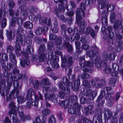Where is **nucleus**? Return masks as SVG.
I'll return each mask as SVG.
<instances>
[{
    "instance_id": "obj_1",
    "label": "nucleus",
    "mask_w": 123,
    "mask_h": 123,
    "mask_svg": "<svg viewBox=\"0 0 123 123\" xmlns=\"http://www.w3.org/2000/svg\"><path fill=\"white\" fill-rule=\"evenodd\" d=\"M62 81H60L58 85L61 90L64 91L65 93L68 94L70 93L69 86L73 87V83L70 82L68 78L66 76H64L62 79Z\"/></svg>"
},
{
    "instance_id": "obj_2",
    "label": "nucleus",
    "mask_w": 123,
    "mask_h": 123,
    "mask_svg": "<svg viewBox=\"0 0 123 123\" xmlns=\"http://www.w3.org/2000/svg\"><path fill=\"white\" fill-rule=\"evenodd\" d=\"M13 86L15 89H13L9 95V98H8V101H11L12 96L13 99L15 98L19 94L20 91L21 89L22 86L19 85V82L15 81L13 84Z\"/></svg>"
},
{
    "instance_id": "obj_3",
    "label": "nucleus",
    "mask_w": 123,
    "mask_h": 123,
    "mask_svg": "<svg viewBox=\"0 0 123 123\" xmlns=\"http://www.w3.org/2000/svg\"><path fill=\"white\" fill-rule=\"evenodd\" d=\"M120 97V94L119 92H117L114 98L111 96L110 93H107L105 96V99L107 101V105L109 107H111L114 104L115 101H117Z\"/></svg>"
},
{
    "instance_id": "obj_4",
    "label": "nucleus",
    "mask_w": 123,
    "mask_h": 123,
    "mask_svg": "<svg viewBox=\"0 0 123 123\" xmlns=\"http://www.w3.org/2000/svg\"><path fill=\"white\" fill-rule=\"evenodd\" d=\"M80 8H78L75 11L77 21L78 22L81 18H84L85 16L84 11L85 10L86 6L84 3H80Z\"/></svg>"
},
{
    "instance_id": "obj_5",
    "label": "nucleus",
    "mask_w": 123,
    "mask_h": 123,
    "mask_svg": "<svg viewBox=\"0 0 123 123\" xmlns=\"http://www.w3.org/2000/svg\"><path fill=\"white\" fill-rule=\"evenodd\" d=\"M65 58L66 59V61L63 62H67L68 64V66L66 67L65 70L66 71L68 70H69L67 74L69 79H70V77L72 72V69L71 68V67L74 61L72 57L69 55H67L65 57Z\"/></svg>"
},
{
    "instance_id": "obj_6",
    "label": "nucleus",
    "mask_w": 123,
    "mask_h": 123,
    "mask_svg": "<svg viewBox=\"0 0 123 123\" xmlns=\"http://www.w3.org/2000/svg\"><path fill=\"white\" fill-rule=\"evenodd\" d=\"M51 54V57L49 62H50L53 68L57 69L60 67V66L57 62L59 60L58 57L57 56H54L53 52L52 51L50 52L49 54Z\"/></svg>"
},
{
    "instance_id": "obj_7",
    "label": "nucleus",
    "mask_w": 123,
    "mask_h": 123,
    "mask_svg": "<svg viewBox=\"0 0 123 123\" xmlns=\"http://www.w3.org/2000/svg\"><path fill=\"white\" fill-rule=\"evenodd\" d=\"M84 93L86 96L89 97V99L91 100H93L97 94V92L96 91L92 92L91 90L90 89H84Z\"/></svg>"
},
{
    "instance_id": "obj_8",
    "label": "nucleus",
    "mask_w": 123,
    "mask_h": 123,
    "mask_svg": "<svg viewBox=\"0 0 123 123\" xmlns=\"http://www.w3.org/2000/svg\"><path fill=\"white\" fill-rule=\"evenodd\" d=\"M81 105L78 103L76 102L72 107L68 110L69 112L71 114H74L75 115L76 114H78L79 115L80 114V111L81 108Z\"/></svg>"
},
{
    "instance_id": "obj_9",
    "label": "nucleus",
    "mask_w": 123,
    "mask_h": 123,
    "mask_svg": "<svg viewBox=\"0 0 123 123\" xmlns=\"http://www.w3.org/2000/svg\"><path fill=\"white\" fill-rule=\"evenodd\" d=\"M44 96L45 101H48L50 100L55 103H56L58 102L57 99V96H56L54 93L45 94Z\"/></svg>"
},
{
    "instance_id": "obj_10",
    "label": "nucleus",
    "mask_w": 123,
    "mask_h": 123,
    "mask_svg": "<svg viewBox=\"0 0 123 123\" xmlns=\"http://www.w3.org/2000/svg\"><path fill=\"white\" fill-rule=\"evenodd\" d=\"M9 59L10 61L13 63V64L9 63L8 65L9 69L12 68L16 67V62L15 56L12 53H10L9 55Z\"/></svg>"
},
{
    "instance_id": "obj_11",
    "label": "nucleus",
    "mask_w": 123,
    "mask_h": 123,
    "mask_svg": "<svg viewBox=\"0 0 123 123\" xmlns=\"http://www.w3.org/2000/svg\"><path fill=\"white\" fill-rule=\"evenodd\" d=\"M16 106L15 103L13 102H12L9 104V107L10 109L9 113L11 115H15V114H17V111L16 109Z\"/></svg>"
},
{
    "instance_id": "obj_12",
    "label": "nucleus",
    "mask_w": 123,
    "mask_h": 123,
    "mask_svg": "<svg viewBox=\"0 0 123 123\" xmlns=\"http://www.w3.org/2000/svg\"><path fill=\"white\" fill-rule=\"evenodd\" d=\"M79 20L78 22L77 21L76 16V20L77 24L78 25L80 28L79 31L81 34L83 33L84 29L86 26V23L84 21H82L80 22V21L82 19V18Z\"/></svg>"
},
{
    "instance_id": "obj_13",
    "label": "nucleus",
    "mask_w": 123,
    "mask_h": 123,
    "mask_svg": "<svg viewBox=\"0 0 123 123\" xmlns=\"http://www.w3.org/2000/svg\"><path fill=\"white\" fill-rule=\"evenodd\" d=\"M34 49L33 47L31 46H27L26 51L27 53L25 52H22V55L23 56L26 57V58H28L29 56L28 54H31L32 53H33Z\"/></svg>"
},
{
    "instance_id": "obj_14",
    "label": "nucleus",
    "mask_w": 123,
    "mask_h": 123,
    "mask_svg": "<svg viewBox=\"0 0 123 123\" xmlns=\"http://www.w3.org/2000/svg\"><path fill=\"white\" fill-rule=\"evenodd\" d=\"M62 38L61 37H57L55 41V43L57 47L59 49L62 50L63 46L62 43Z\"/></svg>"
},
{
    "instance_id": "obj_15",
    "label": "nucleus",
    "mask_w": 123,
    "mask_h": 123,
    "mask_svg": "<svg viewBox=\"0 0 123 123\" xmlns=\"http://www.w3.org/2000/svg\"><path fill=\"white\" fill-rule=\"evenodd\" d=\"M40 86L43 88L44 89L45 86L46 85H50L51 83L48 78H46L43 79L41 81L39 82Z\"/></svg>"
},
{
    "instance_id": "obj_16",
    "label": "nucleus",
    "mask_w": 123,
    "mask_h": 123,
    "mask_svg": "<svg viewBox=\"0 0 123 123\" xmlns=\"http://www.w3.org/2000/svg\"><path fill=\"white\" fill-rule=\"evenodd\" d=\"M65 9L62 5H59L58 8H56L54 10V13L57 16H58L61 12L64 11Z\"/></svg>"
},
{
    "instance_id": "obj_17",
    "label": "nucleus",
    "mask_w": 123,
    "mask_h": 123,
    "mask_svg": "<svg viewBox=\"0 0 123 123\" xmlns=\"http://www.w3.org/2000/svg\"><path fill=\"white\" fill-rule=\"evenodd\" d=\"M24 39V37L23 35L21 34H18L17 35L16 39V43L22 45Z\"/></svg>"
},
{
    "instance_id": "obj_18",
    "label": "nucleus",
    "mask_w": 123,
    "mask_h": 123,
    "mask_svg": "<svg viewBox=\"0 0 123 123\" xmlns=\"http://www.w3.org/2000/svg\"><path fill=\"white\" fill-rule=\"evenodd\" d=\"M20 61V64L21 66L24 68L25 66V65H29L30 64V62L28 59L26 58H20L19 59Z\"/></svg>"
},
{
    "instance_id": "obj_19",
    "label": "nucleus",
    "mask_w": 123,
    "mask_h": 123,
    "mask_svg": "<svg viewBox=\"0 0 123 123\" xmlns=\"http://www.w3.org/2000/svg\"><path fill=\"white\" fill-rule=\"evenodd\" d=\"M62 34L63 36V45L64 46H67L69 43V37L67 35L66 33H65V32H63Z\"/></svg>"
},
{
    "instance_id": "obj_20",
    "label": "nucleus",
    "mask_w": 123,
    "mask_h": 123,
    "mask_svg": "<svg viewBox=\"0 0 123 123\" xmlns=\"http://www.w3.org/2000/svg\"><path fill=\"white\" fill-rule=\"evenodd\" d=\"M102 23L104 25L107 26V17L105 11H103L102 13Z\"/></svg>"
},
{
    "instance_id": "obj_21",
    "label": "nucleus",
    "mask_w": 123,
    "mask_h": 123,
    "mask_svg": "<svg viewBox=\"0 0 123 123\" xmlns=\"http://www.w3.org/2000/svg\"><path fill=\"white\" fill-rule=\"evenodd\" d=\"M19 10L21 11L24 16H28V12L27 7L25 6H22L19 7Z\"/></svg>"
},
{
    "instance_id": "obj_22",
    "label": "nucleus",
    "mask_w": 123,
    "mask_h": 123,
    "mask_svg": "<svg viewBox=\"0 0 123 123\" xmlns=\"http://www.w3.org/2000/svg\"><path fill=\"white\" fill-rule=\"evenodd\" d=\"M46 119L43 116H38L36 118V121L37 123H45Z\"/></svg>"
},
{
    "instance_id": "obj_23",
    "label": "nucleus",
    "mask_w": 123,
    "mask_h": 123,
    "mask_svg": "<svg viewBox=\"0 0 123 123\" xmlns=\"http://www.w3.org/2000/svg\"><path fill=\"white\" fill-rule=\"evenodd\" d=\"M93 107V106L92 105H89L86 107L85 109V114L86 115H88L89 114H91L93 113V111L92 110Z\"/></svg>"
},
{
    "instance_id": "obj_24",
    "label": "nucleus",
    "mask_w": 123,
    "mask_h": 123,
    "mask_svg": "<svg viewBox=\"0 0 123 123\" xmlns=\"http://www.w3.org/2000/svg\"><path fill=\"white\" fill-rule=\"evenodd\" d=\"M99 58L98 57H94V59H93V61H95V63L96 67L98 68L101 67V61H99Z\"/></svg>"
},
{
    "instance_id": "obj_25",
    "label": "nucleus",
    "mask_w": 123,
    "mask_h": 123,
    "mask_svg": "<svg viewBox=\"0 0 123 123\" xmlns=\"http://www.w3.org/2000/svg\"><path fill=\"white\" fill-rule=\"evenodd\" d=\"M69 103V100L67 99L65 101H60L59 103V104L60 106H63L64 108H66L68 107Z\"/></svg>"
},
{
    "instance_id": "obj_26",
    "label": "nucleus",
    "mask_w": 123,
    "mask_h": 123,
    "mask_svg": "<svg viewBox=\"0 0 123 123\" xmlns=\"http://www.w3.org/2000/svg\"><path fill=\"white\" fill-rule=\"evenodd\" d=\"M10 118V119H12V120L13 123H21L20 121L18 118L16 114L14 116L11 115Z\"/></svg>"
},
{
    "instance_id": "obj_27",
    "label": "nucleus",
    "mask_w": 123,
    "mask_h": 123,
    "mask_svg": "<svg viewBox=\"0 0 123 123\" xmlns=\"http://www.w3.org/2000/svg\"><path fill=\"white\" fill-rule=\"evenodd\" d=\"M117 79L116 78L114 77L110 78L109 81V85L113 86H115Z\"/></svg>"
},
{
    "instance_id": "obj_28",
    "label": "nucleus",
    "mask_w": 123,
    "mask_h": 123,
    "mask_svg": "<svg viewBox=\"0 0 123 123\" xmlns=\"http://www.w3.org/2000/svg\"><path fill=\"white\" fill-rule=\"evenodd\" d=\"M23 25L24 27L25 28L31 29L33 28V24L32 23L29 21L25 22Z\"/></svg>"
},
{
    "instance_id": "obj_29",
    "label": "nucleus",
    "mask_w": 123,
    "mask_h": 123,
    "mask_svg": "<svg viewBox=\"0 0 123 123\" xmlns=\"http://www.w3.org/2000/svg\"><path fill=\"white\" fill-rule=\"evenodd\" d=\"M86 54L89 58H91L92 60L93 59H94V57L96 56V55H95V53L92 50L87 51Z\"/></svg>"
},
{
    "instance_id": "obj_30",
    "label": "nucleus",
    "mask_w": 123,
    "mask_h": 123,
    "mask_svg": "<svg viewBox=\"0 0 123 123\" xmlns=\"http://www.w3.org/2000/svg\"><path fill=\"white\" fill-rule=\"evenodd\" d=\"M79 76L83 80L87 79L91 77V75L86 73H83L82 74H80Z\"/></svg>"
},
{
    "instance_id": "obj_31",
    "label": "nucleus",
    "mask_w": 123,
    "mask_h": 123,
    "mask_svg": "<svg viewBox=\"0 0 123 123\" xmlns=\"http://www.w3.org/2000/svg\"><path fill=\"white\" fill-rule=\"evenodd\" d=\"M123 49V42L122 41L118 42L116 49L118 52H119L121 49Z\"/></svg>"
},
{
    "instance_id": "obj_32",
    "label": "nucleus",
    "mask_w": 123,
    "mask_h": 123,
    "mask_svg": "<svg viewBox=\"0 0 123 123\" xmlns=\"http://www.w3.org/2000/svg\"><path fill=\"white\" fill-rule=\"evenodd\" d=\"M18 102L19 104L23 103L26 101V99L24 97L22 96H19L17 97Z\"/></svg>"
},
{
    "instance_id": "obj_33",
    "label": "nucleus",
    "mask_w": 123,
    "mask_h": 123,
    "mask_svg": "<svg viewBox=\"0 0 123 123\" xmlns=\"http://www.w3.org/2000/svg\"><path fill=\"white\" fill-rule=\"evenodd\" d=\"M105 91L102 90L101 91L100 93L98 98L96 101L97 102H100L101 99H102L105 96Z\"/></svg>"
},
{
    "instance_id": "obj_34",
    "label": "nucleus",
    "mask_w": 123,
    "mask_h": 123,
    "mask_svg": "<svg viewBox=\"0 0 123 123\" xmlns=\"http://www.w3.org/2000/svg\"><path fill=\"white\" fill-rule=\"evenodd\" d=\"M58 25V23L56 22L54 23V27L52 30L53 32L55 33H56L58 32L59 29Z\"/></svg>"
},
{
    "instance_id": "obj_35",
    "label": "nucleus",
    "mask_w": 123,
    "mask_h": 123,
    "mask_svg": "<svg viewBox=\"0 0 123 123\" xmlns=\"http://www.w3.org/2000/svg\"><path fill=\"white\" fill-rule=\"evenodd\" d=\"M112 113L111 111L109 110L105 111V117L106 118L107 120L110 118L112 116Z\"/></svg>"
},
{
    "instance_id": "obj_36",
    "label": "nucleus",
    "mask_w": 123,
    "mask_h": 123,
    "mask_svg": "<svg viewBox=\"0 0 123 123\" xmlns=\"http://www.w3.org/2000/svg\"><path fill=\"white\" fill-rule=\"evenodd\" d=\"M92 50H93V52L95 53V55H96L95 57H98L99 55V53L98 52L99 48L96 46H93L92 48Z\"/></svg>"
},
{
    "instance_id": "obj_37",
    "label": "nucleus",
    "mask_w": 123,
    "mask_h": 123,
    "mask_svg": "<svg viewBox=\"0 0 123 123\" xmlns=\"http://www.w3.org/2000/svg\"><path fill=\"white\" fill-rule=\"evenodd\" d=\"M43 27H39L35 31V34L37 35H40L42 34L43 31Z\"/></svg>"
},
{
    "instance_id": "obj_38",
    "label": "nucleus",
    "mask_w": 123,
    "mask_h": 123,
    "mask_svg": "<svg viewBox=\"0 0 123 123\" xmlns=\"http://www.w3.org/2000/svg\"><path fill=\"white\" fill-rule=\"evenodd\" d=\"M45 44L44 43L43 44L40 46L39 49L38 50V53L39 54H41L42 53H43L45 51Z\"/></svg>"
},
{
    "instance_id": "obj_39",
    "label": "nucleus",
    "mask_w": 123,
    "mask_h": 123,
    "mask_svg": "<svg viewBox=\"0 0 123 123\" xmlns=\"http://www.w3.org/2000/svg\"><path fill=\"white\" fill-rule=\"evenodd\" d=\"M54 53L56 55H60L61 59L63 61H66V59L65 58V56H63L62 55V53L61 51H56Z\"/></svg>"
},
{
    "instance_id": "obj_40",
    "label": "nucleus",
    "mask_w": 123,
    "mask_h": 123,
    "mask_svg": "<svg viewBox=\"0 0 123 123\" xmlns=\"http://www.w3.org/2000/svg\"><path fill=\"white\" fill-rule=\"evenodd\" d=\"M102 57L103 59L102 60H103L104 61L106 62L109 59L108 54L106 52H104L103 54Z\"/></svg>"
},
{
    "instance_id": "obj_41",
    "label": "nucleus",
    "mask_w": 123,
    "mask_h": 123,
    "mask_svg": "<svg viewBox=\"0 0 123 123\" xmlns=\"http://www.w3.org/2000/svg\"><path fill=\"white\" fill-rule=\"evenodd\" d=\"M79 64L80 66H83L84 65V62L85 60V56H81L80 57L79 59Z\"/></svg>"
},
{
    "instance_id": "obj_42",
    "label": "nucleus",
    "mask_w": 123,
    "mask_h": 123,
    "mask_svg": "<svg viewBox=\"0 0 123 123\" xmlns=\"http://www.w3.org/2000/svg\"><path fill=\"white\" fill-rule=\"evenodd\" d=\"M42 112V114L45 116L49 115L50 113V110L47 108L43 109Z\"/></svg>"
},
{
    "instance_id": "obj_43",
    "label": "nucleus",
    "mask_w": 123,
    "mask_h": 123,
    "mask_svg": "<svg viewBox=\"0 0 123 123\" xmlns=\"http://www.w3.org/2000/svg\"><path fill=\"white\" fill-rule=\"evenodd\" d=\"M18 113L19 116L20 117L21 120L23 121H25V118L23 112L18 111Z\"/></svg>"
},
{
    "instance_id": "obj_44",
    "label": "nucleus",
    "mask_w": 123,
    "mask_h": 123,
    "mask_svg": "<svg viewBox=\"0 0 123 123\" xmlns=\"http://www.w3.org/2000/svg\"><path fill=\"white\" fill-rule=\"evenodd\" d=\"M115 7L112 4L108 5L107 6V11H113Z\"/></svg>"
},
{
    "instance_id": "obj_45",
    "label": "nucleus",
    "mask_w": 123,
    "mask_h": 123,
    "mask_svg": "<svg viewBox=\"0 0 123 123\" xmlns=\"http://www.w3.org/2000/svg\"><path fill=\"white\" fill-rule=\"evenodd\" d=\"M84 64V65L90 67H92L93 66V63L90 61H86Z\"/></svg>"
},
{
    "instance_id": "obj_46",
    "label": "nucleus",
    "mask_w": 123,
    "mask_h": 123,
    "mask_svg": "<svg viewBox=\"0 0 123 123\" xmlns=\"http://www.w3.org/2000/svg\"><path fill=\"white\" fill-rule=\"evenodd\" d=\"M47 18L45 17H41L39 19V22L42 25L45 24V22L46 21Z\"/></svg>"
},
{
    "instance_id": "obj_47",
    "label": "nucleus",
    "mask_w": 123,
    "mask_h": 123,
    "mask_svg": "<svg viewBox=\"0 0 123 123\" xmlns=\"http://www.w3.org/2000/svg\"><path fill=\"white\" fill-rule=\"evenodd\" d=\"M60 27L62 31L61 34L64 32L65 33H66V31L68 28L67 25L65 24H63L61 25Z\"/></svg>"
},
{
    "instance_id": "obj_48",
    "label": "nucleus",
    "mask_w": 123,
    "mask_h": 123,
    "mask_svg": "<svg viewBox=\"0 0 123 123\" xmlns=\"http://www.w3.org/2000/svg\"><path fill=\"white\" fill-rule=\"evenodd\" d=\"M46 55L45 54L43 53L39 57V61L40 62H44L46 58Z\"/></svg>"
},
{
    "instance_id": "obj_49",
    "label": "nucleus",
    "mask_w": 123,
    "mask_h": 123,
    "mask_svg": "<svg viewBox=\"0 0 123 123\" xmlns=\"http://www.w3.org/2000/svg\"><path fill=\"white\" fill-rule=\"evenodd\" d=\"M37 10V8L35 7L32 6H30V8L29 9L30 12L32 14H33L34 12H35Z\"/></svg>"
},
{
    "instance_id": "obj_50",
    "label": "nucleus",
    "mask_w": 123,
    "mask_h": 123,
    "mask_svg": "<svg viewBox=\"0 0 123 123\" xmlns=\"http://www.w3.org/2000/svg\"><path fill=\"white\" fill-rule=\"evenodd\" d=\"M56 122L55 118L53 115L49 118L48 123H55Z\"/></svg>"
},
{
    "instance_id": "obj_51",
    "label": "nucleus",
    "mask_w": 123,
    "mask_h": 123,
    "mask_svg": "<svg viewBox=\"0 0 123 123\" xmlns=\"http://www.w3.org/2000/svg\"><path fill=\"white\" fill-rule=\"evenodd\" d=\"M102 113L100 112L98 115H95L93 117V120L94 121V120H97L99 122L101 117Z\"/></svg>"
},
{
    "instance_id": "obj_52",
    "label": "nucleus",
    "mask_w": 123,
    "mask_h": 123,
    "mask_svg": "<svg viewBox=\"0 0 123 123\" xmlns=\"http://www.w3.org/2000/svg\"><path fill=\"white\" fill-rule=\"evenodd\" d=\"M34 40L35 42L38 44H39L42 41V39L41 38L37 36H36L34 38Z\"/></svg>"
},
{
    "instance_id": "obj_53",
    "label": "nucleus",
    "mask_w": 123,
    "mask_h": 123,
    "mask_svg": "<svg viewBox=\"0 0 123 123\" xmlns=\"http://www.w3.org/2000/svg\"><path fill=\"white\" fill-rule=\"evenodd\" d=\"M116 40L117 41L119 42L121 41L122 39V36L121 35L119 34H117L115 35Z\"/></svg>"
},
{
    "instance_id": "obj_54",
    "label": "nucleus",
    "mask_w": 123,
    "mask_h": 123,
    "mask_svg": "<svg viewBox=\"0 0 123 123\" xmlns=\"http://www.w3.org/2000/svg\"><path fill=\"white\" fill-rule=\"evenodd\" d=\"M116 55L114 53L111 52L109 55V59L110 60H114L115 59Z\"/></svg>"
},
{
    "instance_id": "obj_55",
    "label": "nucleus",
    "mask_w": 123,
    "mask_h": 123,
    "mask_svg": "<svg viewBox=\"0 0 123 123\" xmlns=\"http://www.w3.org/2000/svg\"><path fill=\"white\" fill-rule=\"evenodd\" d=\"M119 22L118 20H116L114 25V29L117 30L118 28L119 29Z\"/></svg>"
},
{
    "instance_id": "obj_56",
    "label": "nucleus",
    "mask_w": 123,
    "mask_h": 123,
    "mask_svg": "<svg viewBox=\"0 0 123 123\" xmlns=\"http://www.w3.org/2000/svg\"><path fill=\"white\" fill-rule=\"evenodd\" d=\"M65 46L67 47L68 51L70 52H73V49L72 46L69 43H68L67 46Z\"/></svg>"
},
{
    "instance_id": "obj_57",
    "label": "nucleus",
    "mask_w": 123,
    "mask_h": 123,
    "mask_svg": "<svg viewBox=\"0 0 123 123\" xmlns=\"http://www.w3.org/2000/svg\"><path fill=\"white\" fill-rule=\"evenodd\" d=\"M54 45V43L52 42H49L47 44L48 49L49 50H51L53 48Z\"/></svg>"
},
{
    "instance_id": "obj_58",
    "label": "nucleus",
    "mask_w": 123,
    "mask_h": 123,
    "mask_svg": "<svg viewBox=\"0 0 123 123\" xmlns=\"http://www.w3.org/2000/svg\"><path fill=\"white\" fill-rule=\"evenodd\" d=\"M5 81L1 80L0 81V89H4L6 87Z\"/></svg>"
},
{
    "instance_id": "obj_59",
    "label": "nucleus",
    "mask_w": 123,
    "mask_h": 123,
    "mask_svg": "<svg viewBox=\"0 0 123 123\" xmlns=\"http://www.w3.org/2000/svg\"><path fill=\"white\" fill-rule=\"evenodd\" d=\"M23 76V75L22 74H19L14 78V80L15 81L19 80L21 79Z\"/></svg>"
},
{
    "instance_id": "obj_60",
    "label": "nucleus",
    "mask_w": 123,
    "mask_h": 123,
    "mask_svg": "<svg viewBox=\"0 0 123 123\" xmlns=\"http://www.w3.org/2000/svg\"><path fill=\"white\" fill-rule=\"evenodd\" d=\"M103 71L106 74H109L111 73V69L110 68L107 67L103 69Z\"/></svg>"
},
{
    "instance_id": "obj_61",
    "label": "nucleus",
    "mask_w": 123,
    "mask_h": 123,
    "mask_svg": "<svg viewBox=\"0 0 123 123\" xmlns=\"http://www.w3.org/2000/svg\"><path fill=\"white\" fill-rule=\"evenodd\" d=\"M57 36L56 35L52 34H49V38L51 41H53L56 39Z\"/></svg>"
},
{
    "instance_id": "obj_62",
    "label": "nucleus",
    "mask_w": 123,
    "mask_h": 123,
    "mask_svg": "<svg viewBox=\"0 0 123 123\" xmlns=\"http://www.w3.org/2000/svg\"><path fill=\"white\" fill-rule=\"evenodd\" d=\"M111 75L112 76L115 77H114L115 78V77H116L117 78L119 77V76L120 75V74L117 72L116 71H114V72L111 73Z\"/></svg>"
},
{
    "instance_id": "obj_63",
    "label": "nucleus",
    "mask_w": 123,
    "mask_h": 123,
    "mask_svg": "<svg viewBox=\"0 0 123 123\" xmlns=\"http://www.w3.org/2000/svg\"><path fill=\"white\" fill-rule=\"evenodd\" d=\"M84 3L87 6H89L92 3V0H84Z\"/></svg>"
},
{
    "instance_id": "obj_64",
    "label": "nucleus",
    "mask_w": 123,
    "mask_h": 123,
    "mask_svg": "<svg viewBox=\"0 0 123 123\" xmlns=\"http://www.w3.org/2000/svg\"><path fill=\"white\" fill-rule=\"evenodd\" d=\"M58 95L59 97L62 99L64 98L65 96L64 93L62 91L59 92Z\"/></svg>"
}]
</instances>
